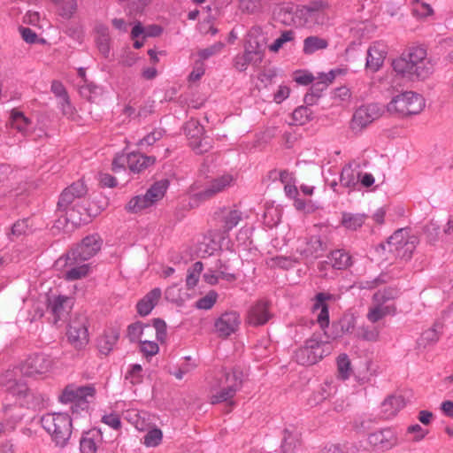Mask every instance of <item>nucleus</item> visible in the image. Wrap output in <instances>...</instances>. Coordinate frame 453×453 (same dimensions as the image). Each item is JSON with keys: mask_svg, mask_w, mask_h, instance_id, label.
I'll use <instances>...</instances> for the list:
<instances>
[{"mask_svg": "<svg viewBox=\"0 0 453 453\" xmlns=\"http://www.w3.org/2000/svg\"><path fill=\"white\" fill-rule=\"evenodd\" d=\"M164 135V130L161 128H155L142 139L139 140L137 145L141 148L150 147L157 141H159Z\"/></svg>", "mask_w": 453, "mask_h": 453, "instance_id": "nucleus-52", "label": "nucleus"}, {"mask_svg": "<svg viewBox=\"0 0 453 453\" xmlns=\"http://www.w3.org/2000/svg\"><path fill=\"white\" fill-rule=\"evenodd\" d=\"M297 250L304 257H311L323 251L325 247L319 236H311L308 240L300 242Z\"/></svg>", "mask_w": 453, "mask_h": 453, "instance_id": "nucleus-31", "label": "nucleus"}, {"mask_svg": "<svg viewBox=\"0 0 453 453\" xmlns=\"http://www.w3.org/2000/svg\"><path fill=\"white\" fill-rule=\"evenodd\" d=\"M96 393L94 385L70 384L63 389L58 399L62 403H72L73 411H77L78 409H88V404L95 399Z\"/></svg>", "mask_w": 453, "mask_h": 453, "instance_id": "nucleus-8", "label": "nucleus"}, {"mask_svg": "<svg viewBox=\"0 0 453 453\" xmlns=\"http://www.w3.org/2000/svg\"><path fill=\"white\" fill-rule=\"evenodd\" d=\"M360 173L355 171L351 165H346L342 168L340 182L346 188H354L359 181Z\"/></svg>", "mask_w": 453, "mask_h": 453, "instance_id": "nucleus-39", "label": "nucleus"}, {"mask_svg": "<svg viewBox=\"0 0 453 453\" xmlns=\"http://www.w3.org/2000/svg\"><path fill=\"white\" fill-rule=\"evenodd\" d=\"M240 323V315L236 311H228L215 320L214 329L219 337L226 338L238 329Z\"/></svg>", "mask_w": 453, "mask_h": 453, "instance_id": "nucleus-19", "label": "nucleus"}, {"mask_svg": "<svg viewBox=\"0 0 453 453\" xmlns=\"http://www.w3.org/2000/svg\"><path fill=\"white\" fill-rule=\"evenodd\" d=\"M87 192L86 187L81 181L73 183L61 194L58 203V211L65 212L67 221L79 224L81 217L75 215V208L78 207L79 199Z\"/></svg>", "mask_w": 453, "mask_h": 453, "instance_id": "nucleus-7", "label": "nucleus"}, {"mask_svg": "<svg viewBox=\"0 0 453 453\" xmlns=\"http://www.w3.org/2000/svg\"><path fill=\"white\" fill-rule=\"evenodd\" d=\"M100 437V431L96 429L85 433L80 442L81 453H96Z\"/></svg>", "mask_w": 453, "mask_h": 453, "instance_id": "nucleus-34", "label": "nucleus"}, {"mask_svg": "<svg viewBox=\"0 0 453 453\" xmlns=\"http://www.w3.org/2000/svg\"><path fill=\"white\" fill-rule=\"evenodd\" d=\"M357 335L362 340L376 342L379 340L380 331L377 327L362 326L359 328Z\"/></svg>", "mask_w": 453, "mask_h": 453, "instance_id": "nucleus-54", "label": "nucleus"}, {"mask_svg": "<svg viewBox=\"0 0 453 453\" xmlns=\"http://www.w3.org/2000/svg\"><path fill=\"white\" fill-rule=\"evenodd\" d=\"M383 113L378 104H368L358 107L350 120L349 128L355 134L361 133L370 124L380 119Z\"/></svg>", "mask_w": 453, "mask_h": 453, "instance_id": "nucleus-12", "label": "nucleus"}, {"mask_svg": "<svg viewBox=\"0 0 453 453\" xmlns=\"http://www.w3.org/2000/svg\"><path fill=\"white\" fill-rule=\"evenodd\" d=\"M96 41L97 48H98L100 53L104 58H108L110 55V50H111L110 37H104V38L103 37H96Z\"/></svg>", "mask_w": 453, "mask_h": 453, "instance_id": "nucleus-64", "label": "nucleus"}, {"mask_svg": "<svg viewBox=\"0 0 453 453\" xmlns=\"http://www.w3.org/2000/svg\"><path fill=\"white\" fill-rule=\"evenodd\" d=\"M127 166L133 173H138L156 162V157L153 156H145L141 153H129L127 154Z\"/></svg>", "mask_w": 453, "mask_h": 453, "instance_id": "nucleus-26", "label": "nucleus"}, {"mask_svg": "<svg viewBox=\"0 0 453 453\" xmlns=\"http://www.w3.org/2000/svg\"><path fill=\"white\" fill-rule=\"evenodd\" d=\"M203 265L200 261L196 262L188 270L186 278V283L188 288H194L198 282L199 276L203 271Z\"/></svg>", "mask_w": 453, "mask_h": 453, "instance_id": "nucleus-47", "label": "nucleus"}, {"mask_svg": "<svg viewBox=\"0 0 453 453\" xmlns=\"http://www.w3.org/2000/svg\"><path fill=\"white\" fill-rule=\"evenodd\" d=\"M265 44L266 40L265 35L262 33V30L259 27H253L249 31L247 35V40L244 48L263 59Z\"/></svg>", "mask_w": 453, "mask_h": 453, "instance_id": "nucleus-23", "label": "nucleus"}, {"mask_svg": "<svg viewBox=\"0 0 453 453\" xmlns=\"http://www.w3.org/2000/svg\"><path fill=\"white\" fill-rule=\"evenodd\" d=\"M117 341L118 335L116 334H104L98 340V347L100 349V351L104 354H107L111 350Z\"/></svg>", "mask_w": 453, "mask_h": 453, "instance_id": "nucleus-53", "label": "nucleus"}, {"mask_svg": "<svg viewBox=\"0 0 453 453\" xmlns=\"http://www.w3.org/2000/svg\"><path fill=\"white\" fill-rule=\"evenodd\" d=\"M330 345L316 334L304 342L295 353L296 361L302 365H311L331 353Z\"/></svg>", "mask_w": 453, "mask_h": 453, "instance_id": "nucleus-6", "label": "nucleus"}, {"mask_svg": "<svg viewBox=\"0 0 453 453\" xmlns=\"http://www.w3.org/2000/svg\"><path fill=\"white\" fill-rule=\"evenodd\" d=\"M23 377L44 378L52 372L55 366L54 359L44 353H35L28 356L19 365Z\"/></svg>", "mask_w": 453, "mask_h": 453, "instance_id": "nucleus-10", "label": "nucleus"}, {"mask_svg": "<svg viewBox=\"0 0 453 453\" xmlns=\"http://www.w3.org/2000/svg\"><path fill=\"white\" fill-rule=\"evenodd\" d=\"M439 334L434 328L425 330L417 341L418 349H425L434 345L439 341Z\"/></svg>", "mask_w": 453, "mask_h": 453, "instance_id": "nucleus-40", "label": "nucleus"}, {"mask_svg": "<svg viewBox=\"0 0 453 453\" xmlns=\"http://www.w3.org/2000/svg\"><path fill=\"white\" fill-rule=\"evenodd\" d=\"M413 13L419 18H426L433 15L434 11L430 4L417 1L414 4Z\"/></svg>", "mask_w": 453, "mask_h": 453, "instance_id": "nucleus-57", "label": "nucleus"}, {"mask_svg": "<svg viewBox=\"0 0 453 453\" xmlns=\"http://www.w3.org/2000/svg\"><path fill=\"white\" fill-rule=\"evenodd\" d=\"M72 306V299L66 296H59L49 302V309L54 315V322L64 318L70 311Z\"/></svg>", "mask_w": 453, "mask_h": 453, "instance_id": "nucleus-27", "label": "nucleus"}, {"mask_svg": "<svg viewBox=\"0 0 453 453\" xmlns=\"http://www.w3.org/2000/svg\"><path fill=\"white\" fill-rule=\"evenodd\" d=\"M391 298L386 290L376 292L373 295L372 304L369 307L366 314L367 319L372 323H376L388 315H394L396 307Z\"/></svg>", "mask_w": 453, "mask_h": 453, "instance_id": "nucleus-13", "label": "nucleus"}, {"mask_svg": "<svg viewBox=\"0 0 453 453\" xmlns=\"http://www.w3.org/2000/svg\"><path fill=\"white\" fill-rule=\"evenodd\" d=\"M367 216L364 213L343 212L341 222L346 229L355 231L364 225Z\"/></svg>", "mask_w": 453, "mask_h": 453, "instance_id": "nucleus-35", "label": "nucleus"}, {"mask_svg": "<svg viewBox=\"0 0 453 453\" xmlns=\"http://www.w3.org/2000/svg\"><path fill=\"white\" fill-rule=\"evenodd\" d=\"M83 262L80 260L79 257L68 252L55 262V267L57 270L65 271V280H77L85 278L89 273V265Z\"/></svg>", "mask_w": 453, "mask_h": 453, "instance_id": "nucleus-11", "label": "nucleus"}, {"mask_svg": "<svg viewBox=\"0 0 453 453\" xmlns=\"http://www.w3.org/2000/svg\"><path fill=\"white\" fill-rule=\"evenodd\" d=\"M337 392V385L333 380H326L319 389L312 393L309 402L312 404H319L334 396Z\"/></svg>", "mask_w": 453, "mask_h": 453, "instance_id": "nucleus-29", "label": "nucleus"}, {"mask_svg": "<svg viewBox=\"0 0 453 453\" xmlns=\"http://www.w3.org/2000/svg\"><path fill=\"white\" fill-rule=\"evenodd\" d=\"M23 372L19 365L0 373V387H3L27 408H35L38 401L35 394L22 381Z\"/></svg>", "mask_w": 453, "mask_h": 453, "instance_id": "nucleus-3", "label": "nucleus"}, {"mask_svg": "<svg viewBox=\"0 0 453 453\" xmlns=\"http://www.w3.org/2000/svg\"><path fill=\"white\" fill-rule=\"evenodd\" d=\"M315 311H319L317 321L321 328H325L329 325L328 305L319 306Z\"/></svg>", "mask_w": 453, "mask_h": 453, "instance_id": "nucleus-60", "label": "nucleus"}, {"mask_svg": "<svg viewBox=\"0 0 453 453\" xmlns=\"http://www.w3.org/2000/svg\"><path fill=\"white\" fill-rule=\"evenodd\" d=\"M427 434V429L423 428L418 424H414L407 427L405 436L408 441L418 442L422 441Z\"/></svg>", "mask_w": 453, "mask_h": 453, "instance_id": "nucleus-45", "label": "nucleus"}, {"mask_svg": "<svg viewBox=\"0 0 453 453\" xmlns=\"http://www.w3.org/2000/svg\"><path fill=\"white\" fill-rule=\"evenodd\" d=\"M393 69L403 76L412 77L415 76V73L412 65L409 62L406 57H401L393 61Z\"/></svg>", "mask_w": 453, "mask_h": 453, "instance_id": "nucleus-44", "label": "nucleus"}, {"mask_svg": "<svg viewBox=\"0 0 453 453\" xmlns=\"http://www.w3.org/2000/svg\"><path fill=\"white\" fill-rule=\"evenodd\" d=\"M294 39L295 32L292 30H285L277 39H275L273 43L269 46V50L273 52H277L283 47L285 43L292 42Z\"/></svg>", "mask_w": 453, "mask_h": 453, "instance_id": "nucleus-51", "label": "nucleus"}, {"mask_svg": "<svg viewBox=\"0 0 453 453\" xmlns=\"http://www.w3.org/2000/svg\"><path fill=\"white\" fill-rule=\"evenodd\" d=\"M405 405L404 399L401 395H390L381 403V414L385 418H392Z\"/></svg>", "mask_w": 453, "mask_h": 453, "instance_id": "nucleus-28", "label": "nucleus"}, {"mask_svg": "<svg viewBox=\"0 0 453 453\" xmlns=\"http://www.w3.org/2000/svg\"><path fill=\"white\" fill-rule=\"evenodd\" d=\"M338 296L330 293L320 292L315 296L313 303V311L321 305H327V302H335Z\"/></svg>", "mask_w": 453, "mask_h": 453, "instance_id": "nucleus-56", "label": "nucleus"}, {"mask_svg": "<svg viewBox=\"0 0 453 453\" xmlns=\"http://www.w3.org/2000/svg\"><path fill=\"white\" fill-rule=\"evenodd\" d=\"M418 242L415 235H411L406 229H399L388 238L387 249L395 257L407 261L412 257Z\"/></svg>", "mask_w": 453, "mask_h": 453, "instance_id": "nucleus-9", "label": "nucleus"}, {"mask_svg": "<svg viewBox=\"0 0 453 453\" xmlns=\"http://www.w3.org/2000/svg\"><path fill=\"white\" fill-rule=\"evenodd\" d=\"M225 44L221 42H217L210 47L198 51V56L202 60L208 59L209 58L219 54L224 48Z\"/></svg>", "mask_w": 453, "mask_h": 453, "instance_id": "nucleus-55", "label": "nucleus"}, {"mask_svg": "<svg viewBox=\"0 0 453 453\" xmlns=\"http://www.w3.org/2000/svg\"><path fill=\"white\" fill-rule=\"evenodd\" d=\"M262 60L263 59L257 55H254L251 51L244 48L243 53L234 57L233 65L238 72H244L247 70L249 65L257 66L261 64Z\"/></svg>", "mask_w": 453, "mask_h": 453, "instance_id": "nucleus-30", "label": "nucleus"}, {"mask_svg": "<svg viewBox=\"0 0 453 453\" xmlns=\"http://www.w3.org/2000/svg\"><path fill=\"white\" fill-rule=\"evenodd\" d=\"M236 180V177L231 173H225L211 180L207 188L196 194V197L199 200H207L223 192L227 188L233 186Z\"/></svg>", "mask_w": 453, "mask_h": 453, "instance_id": "nucleus-17", "label": "nucleus"}, {"mask_svg": "<svg viewBox=\"0 0 453 453\" xmlns=\"http://www.w3.org/2000/svg\"><path fill=\"white\" fill-rule=\"evenodd\" d=\"M102 239L98 234L86 236L81 242L69 253L79 257L81 261H86L94 257L101 249Z\"/></svg>", "mask_w": 453, "mask_h": 453, "instance_id": "nucleus-18", "label": "nucleus"}, {"mask_svg": "<svg viewBox=\"0 0 453 453\" xmlns=\"http://www.w3.org/2000/svg\"><path fill=\"white\" fill-rule=\"evenodd\" d=\"M184 131L189 141L190 147L196 153L202 154L211 149L210 142L203 137V127L197 120L190 119L188 121L185 125Z\"/></svg>", "mask_w": 453, "mask_h": 453, "instance_id": "nucleus-16", "label": "nucleus"}, {"mask_svg": "<svg viewBox=\"0 0 453 453\" xmlns=\"http://www.w3.org/2000/svg\"><path fill=\"white\" fill-rule=\"evenodd\" d=\"M328 46L327 40L311 35L308 36L303 40V50L304 54L310 55L314 53L317 50L326 49Z\"/></svg>", "mask_w": 453, "mask_h": 453, "instance_id": "nucleus-38", "label": "nucleus"}, {"mask_svg": "<svg viewBox=\"0 0 453 453\" xmlns=\"http://www.w3.org/2000/svg\"><path fill=\"white\" fill-rule=\"evenodd\" d=\"M141 351L146 356H155L159 351V347L157 342L144 339L141 342Z\"/></svg>", "mask_w": 453, "mask_h": 453, "instance_id": "nucleus-58", "label": "nucleus"}, {"mask_svg": "<svg viewBox=\"0 0 453 453\" xmlns=\"http://www.w3.org/2000/svg\"><path fill=\"white\" fill-rule=\"evenodd\" d=\"M9 126L24 136L28 135L33 128L32 121L17 109L10 112Z\"/></svg>", "mask_w": 453, "mask_h": 453, "instance_id": "nucleus-24", "label": "nucleus"}, {"mask_svg": "<svg viewBox=\"0 0 453 453\" xmlns=\"http://www.w3.org/2000/svg\"><path fill=\"white\" fill-rule=\"evenodd\" d=\"M218 297V293L214 290H211L204 296L196 301V307L200 310H210L216 303Z\"/></svg>", "mask_w": 453, "mask_h": 453, "instance_id": "nucleus-50", "label": "nucleus"}, {"mask_svg": "<svg viewBox=\"0 0 453 453\" xmlns=\"http://www.w3.org/2000/svg\"><path fill=\"white\" fill-rule=\"evenodd\" d=\"M387 47L380 42H373L367 50L365 69L371 73L378 72L383 65Z\"/></svg>", "mask_w": 453, "mask_h": 453, "instance_id": "nucleus-20", "label": "nucleus"}, {"mask_svg": "<svg viewBox=\"0 0 453 453\" xmlns=\"http://www.w3.org/2000/svg\"><path fill=\"white\" fill-rule=\"evenodd\" d=\"M329 4L323 0H314L305 5L286 8L282 21L296 27L314 28L329 23Z\"/></svg>", "mask_w": 453, "mask_h": 453, "instance_id": "nucleus-1", "label": "nucleus"}, {"mask_svg": "<svg viewBox=\"0 0 453 453\" xmlns=\"http://www.w3.org/2000/svg\"><path fill=\"white\" fill-rule=\"evenodd\" d=\"M161 296L162 291L159 288H155L150 290L138 302L136 305L137 312L141 316L149 315L160 300Z\"/></svg>", "mask_w": 453, "mask_h": 453, "instance_id": "nucleus-25", "label": "nucleus"}, {"mask_svg": "<svg viewBox=\"0 0 453 453\" xmlns=\"http://www.w3.org/2000/svg\"><path fill=\"white\" fill-rule=\"evenodd\" d=\"M168 184L169 182L167 180H161L154 183L147 190L145 196L148 197L152 205L164 197L168 188Z\"/></svg>", "mask_w": 453, "mask_h": 453, "instance_id": "nucleus-37", "label": "nucleus"}, {"mask_svg": "<svg viewBox=\"0 0 453 453\" xmlns=\"http://www.w3.org/2000/svg\"><path fill=\"white\" fill-rule=\"evenodd\" d=\"M215 270H216V273L218 274V276H219V280H224L226 281H228V282H232L234 280H235L236 277L234 273H228L226 271V266L225 265L222 264V262L220 260H219L215 265Z\"/></svg>", "mask_w": 453, "mask_h": 453, "instance_id": "nucleus-62", "label": "nucleus"}, {"mask_svg": "<svg viewBox=\"0 0 453 453\" xmlns=\"http://www.w3.org/2000/svg\"><path fill=\"white\" fill-rule=\"evenodd\" d=\"M67 337L75 349H81L88 344V319L85 315L78 314L71 319Z\"/></svg>", "mask_w": 453, "mask_h": 453, "instance_id": "nucleus-15", "label": "nucleus"}, {"mask_svg": "<svg viewBox=\"0 0 453 453\" xmlns=\"http://www.w3.org/2000/svg\"><path fill=\"white\" fill-rule=\"evenodd\" d=\"M336 364H337L338 378L342 380H348L352 373L351 363H350V359L348 357V355L341 354L337 357Z\"/></svg>", "mask_w": 453, "mask_h": 453, "instance_id": "nucleus-41", "label": "nucleus"}, {"mask_svg": "<svg viewBox=\"0 0 453 453\" xmlns=\"http://www.w3.org/2000/svg\"><path fill=\"white\" fill-rule=\"evenodd\" d=\"M413 67L417 78L425 79L434 71V64L427 58L426 49L423 46H413L405 56Z\"/></svg>", "mask_w": 453, "mask_h": 453, "instance_id": "nucleus-14", "label": "nucleus"}, {"mask_svg": "<svg viewBox=\"0 0 453 453\" xmlns=\"http://www.w3.org/2000/svg\"><path fill=\"white\" fill-rule=\"evenodd\" d=\"M368 441L372 447L380 450L390 449L397 443L395 432L389 428L371 434L368 437Z\"/></svg>", "mask_w": 453, "mask_h": 453, "instance_id": "nucleus-22", "label": "nucleus"}, {"mask_svg": "<svg viewBox=\"0 0 453 453\" xmlns=\"http://www.w3.org/2000/svg\"><path fill=\"white\" fill-rule=\"evenodd\" d=\"M292 119L296 125L303 126L313 119V112L306 106H299L293 111Z\"/></svg>", "mask_w": 453, "mask_h": 453, "instance_id": "nucleus-43", "label": "nucleus"}, {"mask_svg": "<svg viewBox=\"0 0 453 453\" xmlns=\"http://www.w3.org/2000/svg\"><path fill=\"white\" fill-rule=\"evenodd\" d=\"M153 330L156 331V336L157 341L163 342L166 338V324L160 319H156L153 321Z\"/></svg>", "mask_w": 453, "mask_h": 453, "instance_id": "nucleus-59", "label": "nucleus"}, {"mask_svg": "<svg viewBox=\"0 0 453 453\" xmlns=\"http://www.w3.org/2000/svg\"><path fill=\"white\" fill-rule=\"evenodd\" d=\"M153 328L149 325L135 322L128 326L127 337L132 342H141L146 339L145 334H152Z\"/></svg>", "mask_w": 453, "mask_h": 453, "instance_id": "nucleus-33", "label": "nucleus"}, {"mask_svg": "<svg viewBox=\"0 0 453 453\" xmlns=\"http://www.w3.org/2000/svg\"><path fill=\"white\" fill-rule=\"evenodd\" d=\"M142 369L140 365H134L127 374L126 379L129 380L132 384H138L142 381Z\"/></svg>", "mask_w": 453, "mask_h": 453, "instance_id": "nucleus-63", "label": "nucleus"}, {"mask_svg": "<svg viewBox=\"0 0 453 453\" xmlns=\"http://www.w3.org/2000/svg\"><path fill=\"white\" fill-rule=\"evenodd\" d=\"M242 219V212L237 210H226L223 214L224 228L229 231L235 227Z\"/></svg>", "mask_w": 453, "mask_h": 453, "instance_id": "nucleus-46", "label": "nucleus"}, {"mask_svg": "<svg viewBox=\"0 0 453 453\" xmlns=\"http://www.w3.org/2000/svg\"><path fill=\"white\" fill-rule=\"evenodd\" d=\"M272 318L268 303L257 301L249 309L246 316V323L252 326H259L266 324Z\"/></svg>", "mask_w": 453, "mask_h": 453, "instance_id": "nucleus-21", "label": "nucleus"}, {"mask_svg": "<svg viewBox=\"0 0 453 453\" xmlns=\"http://www.w3.org/2000/svg\"><path fill=\"white\" fill-rule=\"evenodd\" d=\"M102 422L106 424L114 430H119L121 427V421L119 416L116 413L104 415L102 417Z\"/></svg>", "mask_w": 453, "mask_h": 453, "instance_id": "nucleus-61", "label": "nucleus"}, {"mask_svg": "<svg viewBox=\"0 0 453 453\" xmlns=\"http://www.w3.org/2000/svg\"><path fill=\"white\" fill-rule=\"evenodd\" d=\"M328 259L334 269L344 270L351 265V257L342 250H337L331 252Z\"/></svg>", "mask_w": 453, "mask_h": 453, "instance_id": "nucleus-36", "label": "nucleus"}, {"mask_svg": "<svg viewBox=\"0 0 453 453\" xmlns=\"http://www.w3.org/2000/svg\"><path fill=\"white\" fill-rule=\"evenodd\" d=\"M58 6V13L65 19H71L77 11L76 0H60Z\"/></svg>", "mask_w": 453, "mask_h": 453, "instance_id": "nucleus-48", "label": "nucleus"}, {"mask_svg": "<svg viewBox=\"0 0 453 453\" xmlns=\"http://www.w3.org/2000/svg\"><path fill=\"white\" fill-rule=\"evenodd\" d=\"M425 107L424 98L412 91H406L394 96L387 105V111L390 114L399 117L416 115Z\"/></svg>", "mask_w": 453, "mask_h": 453, "instance_id": "nucleus-5", "label": "nucleus"}, {"mask_svg": "<svg viewBox=\"0 0 453 453\" xmlns=\"http://www.w3.org/2000/svg\"><path fill=\"white\" fill-rule=\"evenodd\" d=\"M163 439V433L159 428L150 429L143 437V444L146 447H157Z\"/></svg>", "mask_w": 453, "mask_h": 453, "instance_id": "nucleus-49", "label": "nucleus"}, {"mask_svg": "<svg viewBox=\"0 0 453 453\" xmlns=\"http://www.w3.org/2000/svg\"><path fill=\"white\" fill-rule=\"evenodd\" d=\"M244 374L240 367L223 368L210 381L211 403L227 402L242 388Z\"/></svg>", "mask_w": 453, "mask_h": 453, "instance_id": "nucleus-2", "label": "nucleus"}, {"mask_svg": "<svg viewBox=\"0 0 453 453\" xmlns=\"http://www.w3.org/2000/svg\"><path fill=\"white\" fill-rule=\"evenodd\" d=\"M150 206H152L151 203L148 197L143 195L134 196L126 205V209L131 213H137Z\"/></svg>", "mask_w": 453, "mask_h": 453, "instance_id": "nucleus-42", "label": "nucleus"}, {"mask_svg": "<svg viewBox=\"0 0 453 453\" xmlns=\"http://www.w3.org/2000/svg\"><path fill=\"white\" fill-rule=\"evenodd\" d=\"M42 427L58 445L64 446L72 434V420L65 413H47L41 418Z\"/></svg>", "mask_w": 453, "mask_h": 453, "instance_id": "nucleus-4", "label": "nucleus"}, {"mask_svg": "<svg viewBox=\"0 0 453 453\" xmlns=\"http://www.w3.org/2000/svg\"><path fill=\"white\" fill-rule=\"evenodd\" d=\"M300 435L296 431L285 429L283 432V439L281 442L282 453H296L300 448Z\"/></svg>", "mask_w": 453, "mask_h": 453, "instance_id": "nucleus-32", "label": "nucleus"}]
</instances>
